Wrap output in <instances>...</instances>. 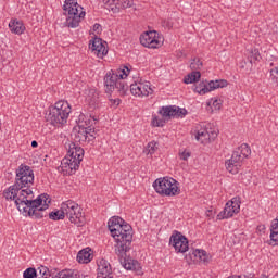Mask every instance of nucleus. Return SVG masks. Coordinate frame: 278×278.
Segmentation results:
<instances>
[{
    "label": "nucleus",
    "mask_w": 278,
    "mask_h": 278,
    "mask_svg": "<svg viewBox=\"0 0 278 278\" xmlns=\"http://www.w3.org/2000/svg\"><path fill=\"white\" fill-rule=\"evenodd\" d=\"M34 170L29 165L21 164L16 169L15 182L3 191L7 201H14L18 212L31 218H42V212L49 208V194L34 199Z\"/></svg>",
    "instance_id": "nucleus-1"
},
{
    "label": "nucleus",
    "mask_w": 278,
    "mask_h": 278,
    "mask_svg": "<svg viewBox=\"0 0 278 278\" xmlns=\"http://www.w3.org/2000/svg\"><path fill=\"white\" fill-rule=\"evenodd\" d=\"M108 228L115 241V255H117V257H125V254L131 251L134 228L118 216H114L109 219Z\"/></svg>",
    "instance_id": "nucleus-2"
},
{
    "label": "nucleus",
    "mask_w": 278,
    "mask_h": 278,
    "mask_svg": "<svg viewBox=\"0 0 278 278\" xmlns=\"http://www.w3.org/2000/svg\"><path fill=\"white\" fill-rule=\"evenodd\" d=\"M67 149V156L61 161L59 170L63 175H75V170L79 168L81 161L84 160V150L75 142L65 143Z\"/></svg>",
    "instance_id": "nucleus-3"
},
{
    "label": "nucleus",
    "mask_w": 278,
    "mask_h": 278,
    "mask_svg": "<svg viewBox=\"0 0 278 278\" xmlns=\"http://www.w3.org/2000/svg\"><path fill=\"white\" fill-rule=\"evenodd\" d=\"M90 118L85 119V125L79 124L73 129L72 136L74 137L75 142H79V144L94 142L97 130L92 128V125L99 121V117L90 115Z\"/></svg>",
    "instance_id": "nucleus-4"
},
{
    "label": "nucleus",
    "mask_w": 278,
    "mask_h": 278,
    "mask_svg": "<svg viewBox=\"0 0 278 278\" xmlns=\"http://www.w3.org/2000/svg\"><path fill=\"white\" fill-rule=\"evenodd\" d=\"M71 112L72 109L68 101L60 100L50 108L48 121L54 127H60V125H66L68 123V116H71Z\"/></svg>",
    "instance_id": "nucleus-5"
},
{
    "label": "nucleus",
    "mask_w": 278,
    "mask_h": 278,
    "mask_svg": "<svg viewBox=\"0 0 278 278\" xmlns=\"http://www.w3.org/2000/svg\"><path fill=\"white\" fill-rule=\"evenodd\" d=\"M63 10L66 16L65 27H71L72 29L79 27L81 18L86 16L84 8H81V5H79L75 0H65Z\"/></svg>",
    "instance_id": "nucleus-6"
},
{
    "label": "nucleus",
    "mask_w": 278,
    "mask_h": 278,
    "mask_svg": "<svg viewBox=\"0 0 278 278\" xmlns=\"http://www.w3.org/2000/svg\"><path fill=\"white\" fill-rule=\"evenodd\" d=\"M153 188L162 197H177L181 192L179 182L170 177L157 178L153 182Z\"/></svg>",
    "instance_id": "nucleus-7"
},
{
    "label": "nucleus",
    "mask_w": 278,
    "mask_h": 278,
    "mask_svg": "<svg viewBox=\"0 0 278 278\" xmlns=\"http://www.w3.org/2000/svg\"><path fill=\"white\" fill-rule=\"evenodd\" d=\"M63 213L71 223L81 227L84 225V215L81 213V206L73 200H67L61 204Z\"/></svg>",
    "instance_id": "nucleus-8"
},
{
    "label": "nucleus",
    "mask_w": 278,
    "mask_h": 278,
    "mask_svg": "<svg viewBox=\"0 0 278 278\" xmlns=\"http://www.w3.org/2000/svg\"><path fill=\"white\" fill-rule=\"evenodd\" d=\"M240 213V198L235 197L228 201L223 211L217 215V220H225L227 218H233L236 214Z\"/></svg>",
    "instance_id": "nucleus-9"
},
{
    "label": "nucleus",
    "mask_w": 278,
    "mask_h": 278,
    "mask_svg": "<svg viewBox=\"0 0 278 278\" xmlns=\"http://www.w3.org/2000/svg\"><path fill=\"white\" fill-rule=\"evenodd\" d=\"M140 43L148 49H157L162 45V38L159 31L149 30L140 36Z\"/></svg>",
    "instance_id": "nucleus-10"
},
{
    "label": "nucleus",
    "mask_w": 278,
    "mask_h": 278,
    "mask_svg": "<svg viewBox=\"0 0 278 278\" xmlns=\"http://www.w3.org/2000/svg\"><path fill=\"white\" fill-rule=\"evenodd\" d=\"M169 245L175 249L176 253H186L189 249L188 238L181 232L175 231L169 238Z\"/></svg>",
    "instance_id": "nucleus-11"
},
{
    "label": "nucleus",
    "mask_w": 278,
    "mask_h": 278,
    "mask_svg": "<svg viewBox=\"0 0 278 278\" xmlns=\"http://www.w3.org/2000/svg\"><path fill=\"white\" fill-rule=\"evenodd\" d=\"M130 92L134 97H149L153 92V88L149 81H138L130 85Z\"/></svg>",
    "instance_id": "nucleus-12"
},
{
    "label": "nucleus",
    "mask_w": 278,
    "mask_h": 278,
    "mask_svg": "<svg viewBox=\"0 0 278 278\" xmlns=\"http://www.w3.org/2000/svg\"><path fill=\"white\" fill-rule=\"evenodd\" d=\"M251 155V148L247 143H242L240 147H238L230 157L231 162L235 164H239L242 166V162L247 160Z\"/></svg>",
    "instance_id": "nucleus-13"
},
{
    "label": "nucleus",
    "mask_w": 278,
    "mask_h": 278,
    "mask_svg": "<svg viewBox=\"0 0 278 278\" xmlns=\"http://www.w3.org/2000/svg\"><path fill=\"white\" fill-rule=\"evenodd\" d=\"M89 49L93 55L97 58H105L108 55V48H105V43H103V39L96 37L89 41Z\"/></svg>",
    "instance_id": "nucleus-14"
},
{
    "label": "nucleus",
    "mask_w": 278,
    "mask_h": 278,
    "mask_svg": "<svg viewBox=\"0 0 278 278\" xmlns=\"http://www.w3.org/2000/svg\"><path fill=\"white\" fill-rule=\"evenodd\" d=\"M118 75L114 74V70L109 71L104 76V88L108 94H112L116 90V84H118Z\"/></svg>",
    "instance_id": "nucleus-15"
},
{
    "label": "nucleus",
    "mask_w": 278,
    "mask_h": 278,
    "mask_svg": "<svg viewBox=\"0 0 278 278\" xmlns=\"http://www.w3.org/2000/svg\"><path fill=\"white\" fill-rule=\"evenodd\" d=\"M97 278H114L112 274V265L105 258L98 261V276Z\"/></svg>",
    "instance_id": "nucleus-16"
},
{
    "label": "nucleus",
    "mask_w": 278,
    "mask_h": 278,
    "mask_svg": "<svg viewBox=\"0 0 278 278\" xmlns=\"http://www.w3.org/2000/svg\"><path fill=\"white\" fill-rule=\"evenodd\" d=\"M106 5L112 12H121V10L131 8L134 5V0H108Z\"/></svg>",
    "instance_id": "nucleus-17"
},
{
    "label": "nucleus",
    "mask_w": 278,
    "mask_h": 278,
    "mask_svg": "<svg viewBox=\"0 0 278 278\" xmlns=\"http://www.w3.org/2000/svg\"><path fill=\"white\" fill-rule=\"evenodd\" d=\"M217 136L218 134L214 131H208L207 128H200L197 131L195 140H198V142H201L202 144H207L212 142V140H214Z\"/></svg>",
    "instance_id": "nucleus-18"
},
{
    "label": "nucleus",
    "mask_w": 278,
    "mask_h": 278,
    "mask_svg": "<svg viewBox=\"0 0 278 278\" xmlns=\"http://www.w3.org/2000/svg\"><path fill=\"white\" fill-rule=\"evenodd\" d=\"M119 262L126 270H135V273L142 270L138 261L127 258V252L125 253V257H119Z\"/></svg>",
    "instance_id": "nucleus-19"
},
{
    "label": "nucleus",
    "mask_w": 278,
    "mask_h": 278,
    "mask_svg": "<svg viewBox=\"0 0 278 278\" xmlns=\"http://www.w3.org/2000/svg\"><path fill=\"white\" fill-rule=\"evenodd\" d=\"M9 29L11 34H15L17 36H21L25 34V24H23V21L18 20H11L9 23Z\"/></svg>",
    "instance_id": "nucleus-20"
},
{
    "label": "nucleus",
    "mask_w": 278,
    "mask_h": 278,
    "mask_svg": "<svg viewBox=\"0 0 278 278\" xmlns=\"http://www.w3.org/2000/svg\"><path fill=\"white\" fill-rule=\"evenodd\" d=\"M84 274L79 273L77 269H63L59 271L52 278H84Z\"/></svg>",
    "instance_id": "nucleus-21"
},
{
    "label": "nucleus",
    "mask_w": 278,
    "mask_h": 278,
    "mask_svg": "<svg viewBox=\"0 0 278 278\" xmlns=\"http://www.w3.org/2000/svg\"><path fill=\"white\" fill-rule=\"evenodd\" d=\"M269 238H270L269 244H271L273 247H277V244H278V217L271 222Z\"/></svg>",
    "instance_id": "nucleus-22"
},
{
    "label": "nucleus",
    "mask_w": 278,
    "mask_h": 278,
    "mask_svg": "<svg viewBox=\"0 0 278 278\" xmlns=\"http://www.w3.org/2000/svg\"><path fill=\"white\" fill-rule=\"evenodd\" d=\"M76 260L79 264H89L92 262V253L90 250L83 249L78 252Z\"/></svg>",
    "instance_id": "nucleus-23"
},
{
    "label": "nucleus",
    "mask_w": 278,
    "mask_h": 278,
    "mask_svg": "<svg viewBox=\"0 0 278 278\" xmlns=\"http://www.w3.org/2000/svg\"><path fill=\"white\" fill-rule=\"evenodd\" d=\"M226 170L230 173L231 175H238L240 173V168H242V165L240 163H235L231 161V159L227 160L225 162Z\"/></svg>",
    "instance_id": "nucleus-24"
},
{
    "label": "nucleus",
    "mask_w": 278,
    "mask_h": 278,
    "mask_svg": "<svg viewBox=\"0 0 278 278\" xmlns=\"http://www.w3.org/2000/svg\"><path fill=\"white\" fill-rule=\"evenodd\" d=\"M159 114L163 116V118H170L175 117L176 111H175V105H167V106H162L159 110Z\"/></svg>",
    "instance_id": "nucleus-25"
},
{
    "label": "nucleus",
    "mask_w": 278,
    "mask_h": 278,
    "mask_svg": "<svg viewBox=\"0 0 278 278\" xmlns=\"http://www.w3.org/2000/svg\"><path fill=\"white\" fill-rule=\"evenodd\" d=\"M113 71L119 80L127 79V77H129V73H131V70L127 65H122L118 70Z\"/></svg>",
    "instance_id": "nucleus-26"
},
{
    "label": "nucleus",
    "mask_w": 278,
    "mask_h": 278,
    "mask_svg": "<svg viewBox=\"0 0 278 278\" xmlns=\"http://www.w3.org/2000/svg\"><path fill=\"white\" fill-rule=\"evenodd\" d=\"M223 105V102L218 99H211L207 102V112H218Z\"/></svg>",
    "instance_id": "nucleus-27"
},
{
    "label": "nucleus",
    "mask_w": 278,
    "mask_h": 278,
    "mask_svg": "<svg viewBox=\"0 0 278 278\" xmlns=\"http://www.w3.org/2000/svg\"><path fill=\"white\" fill-rule=\"evenodd\" d=\"M201 79V72L194 71L191 74L187 75L184 79L185 84H194Z\"/></svg>",
    "instance_id": "nucleus-28"
},
{
    "label": "nucleus",
    "mask_w": 278,
    "mask_h": 278,
    "mask_svg": "<svg viewBox=\"0 0 278 278\" xmlns=\"http://www.w3.org/2000/svg\"><path fill=\"white\" fill-rule=\"evenodd\" d=\"M227 86V80H211L207 83L208 92L216 90L217 88H225Z\"/></svg>",
    "instance_id": "nucleus-29"
},
{
    "label": "nucleus",
    "mask_w": 278,
    "mask_h": 278,
    "mask_svg": "<svg viewBox=\"0 0 278 278\" xmlns=\"http://www.w3.org/2000/svg\"><path fill=\"white\" fill-rule=\"evenodd\" d=\"M115 89L119 92L121 97H125L129 90V85L126 84L125 80L119 79L115 85Z\"/></svg>",
    "instance_id": "nucleus-30"
},
{
    "label": "nucleus",
    "mask_w": 278,
    "mask_h": 278,
    "mask_svg": "<svg viewBox=\"0 0 278 278\" xmlns=\"http://www.w3.org/2000/svg\"><path fill=\"white\" fill-rule=\"evenodd\" d=\"M66 217L65 213H64V210L61 208L60 210H56V211H53L49 214V218L51 220H64V218Z\"/></svg>",
    "instance_id": "nucleus-31"
},
{
    "label": "nucleus",
    "mask_w": 278,
    "mask_h": 278,
    "mask_svg": "<svg viewBox=\"0 0 278 278\" xmlns=\"http://www.w3.org/2000/svg\"><path fill=\"white\" fill-rule=\"evenodd\" d=\"M37 278H51V271L47 266H40L37 269Z\"/></svg>",
    "instance_id": "nucleus-32"
},
{
    "label": "nucleus",
    "mask_w": 278,
    "mask_h": 278,
    "mask_svg": "<svg viewBox=\"0 0 278 278\" xmlns=\"http://www.w3.org/2000/svg\"><path fill=\"white\" fill-rule=\"evenodd\" d=\"M192 255L200 260V262H207V252L205 250H193Z\"/></svg>",
    "instance_id": "nucleus-33"
},
{
    "label": "nucleus",
    "mask_w": 278,
    "mask_h": 278,
    "mask_svg": "<svg viewBox=\"0 0 278 278\" xmlns=\"http://www.w3.org/2000/svg\"><path fill=\"white\" fill-rule=\"evenodd\" d=\"M194 91L198 94H207L210 92V88L207 87V83H200L195 86Z\"/></svg>",
    "instance_id": "nucleus-34"
},
{
    "label": "nucleus",
    "mask_w": 278,
    "mask_h": 278,
    "mask_svg": "<svg viewBox=\"0 0 278 278\" xmlns=\"http://www.w3.org/2000/svg\"><path fill=\"white\" fill-rule=\"evenodd\" d=\"M157 151V142L151 141L148 143L144 153L148 155H153Z\"/></svg>",
    "instance_id": "nucleus-35"
},
{
    "label": "nucleus",
    "mask_w": 278,
    "mask_h": 278,
    "mask_svg": "<svg viewBox=\"0 0 278 278\" xmlns=\"http://www.w3.org/2000/svg\"><path fill=\"white\" fill-rule=\"evenodd\" d=\"M37 277H38V271L34 267H29L23 273V278H37Z\"/></svg>",
    "instance_id": "nucleus-36"
},
{
    "label": "nucleus",
    "mask_w": 278,
    "mask_h": 278,
    "mask_svg": "<svg viewBox=\"0 0 278 278\" xmlns=\"http://www.w3.org/2000/svg\"><path fill=\"white\" fill-rule=\"evenodd\" d=\"M201 66H203V63L199 59H193L190 63L191 71H200Z\"/></svg>",
    "instance_id": "nucleus-37"
},
{
    "label": "nucleus",
    "mask_w": 278,
    "mask_h": 278,
    "mask_svg": "<svg viewBox=\"0 0 278 278\" xmlns=\"http://www.w3.org/2000/svg\"><path fill=\"white\" fill-rule=\"evenodd\" d=\"M269 79L273 81V84H278V67L270 70Z\"/></svg>",
    "instance_id": "nucleus-38"
},
{
    "label": "nucleus",
    "mask_w": 278,
    "mask_h": 278,
    "mask_svg": "<svg viewBox=\"0 0 278 278\" xmlns=\"http://www.w3.org/2000/svg\"><path fill=\"white\" fill-rule=\"evenodd\" d=\"M175 116H178L180 118H184V116H186V114H188V111L186 109H181L177 105H175Z\"/></svg>",
    "instance_id": "nucleus-39"
},
{
    "label": "nucleus",
    "mask_w": 278,
    "mask_h": 278,
    "mask_svg": "<svg viewBox=\"0 0 278 278\" xmlns=\"http://www.w3.org/2000/svg\"><path fill=\"white\" fill-rule=\"evenodd\" d=\"M165 123L166 122H164V119H162L160 117H153V119H152L153 127H164Z\"/></svg>",
    "instance_id": "nucleus-40"
},
{
    "label": "nucleus",
    "mask_w": 278,
    "mask_h": 278,
    "mask_svg": "<svg viewBox=\"0 0 278 278\" xmlns=\"http://www.w3.org/2000/svg\"><path fill=\"white\" fill-rule=\"evenodd\" d=\"M178 155H179V157H180L181 160H184L185 162H187V160L190 157L191 153H190V151L184 150L182 152H179Z\"/></svg>",
    "instance_id": "nucleus-41"
},
{
    "label": "nucleus",
    "mask_w": 278,
    "mask_h": 278,
    "mask_svg": "<svg viewBox=\"0 0 278 278\" xmlns=\"http://www.w3.org/2000/svg\"><path fill=\"white\" fill-rule=\"evenodd\" d=\"M93 31H96V34H101V31H103V28L101 27V24H94L93 25Z\"/></svg>",
    "instance_id": "nucleus-42"
},
{
    "label": "nucleus",
    "mask_w": 278,
    "mask_h": 278,
    "mask_svg": "<svg viewBox=\"0 0 278 278\" xmlns=\"http://www.w3.org/2000/svg\"><path fill=\"white\" fill-rule=\"evenodd\" d=\"M111 105L118 108V105H121V99H111Z\"/></svg>",
    "instance_id": "nucleus-43"
},
{
    "label": "nucleus",
    "mask_w": 278,
    "mask_h": 278,
    "mask_svg": "<svg viewBox=\"0 0 278 278\" xmlns=\"http://www.w3.org/2000/svg\"><path fill=\"white\" fill-rule=\"evenodd\" d=\"M33 149H36L38 147V141L34 140L31 141Z\"/></svg>",
    "instance_id": "nucleus-44"
},
{
    "label": "nucleus",
    "mask_w": 278,
    "mask_h": 278,
    "mask_svg": "<svg viewBox=\"0 0 278 278\" xmlns=\"http://www.w3.org/2000/svg\"><path fill=\"white\" fill-rule=\"evenodd\" d=\"M254 60H260V53L257 51H254Z\"/></svg>",
    "instance_id": "nucleus-45"
}]
</instances>
